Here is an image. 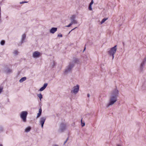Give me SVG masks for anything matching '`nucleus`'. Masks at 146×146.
Segmentation results:
<instances>
[{
    "label": "nucleus",
    "mask_w": 146,
    "mask_h": 146,
    "mask_svg": "<svg viewBox=\"0 0 146 146\" xmlns=\"http://www.w3.org/2000/svg\"><path fill=\"white\" fill-rule=\"evenodd\" d=\"M66 128V125L63 123H62L61 124L60 126V129L62 131H64Z\"/></svg>",
    "instance_id": "obj_10"
},
{
    "label": "nucleus",
    "mask_w": 146,
    "mask_h": 146,
    "mask_svg": "<svg viewBox=\"0 0 146 146\" xmlns=\"http://www.w3.org/2000/svg\"><path fill=\"white\" fill-rule=\"evenodd\" d=\"M119 91L117 89L114 90L111 92L110 96H113L117 97L118 96Z\"/></svg>",
    "instance_id": "obj_7"
},
{
    "label": "nucleus",
    "mask_w": 146,
    "mask_h": 146,
    "mask_svg": "<svg viewBox=\"0 0 146 146\" xmlns=\"http://www.w3.org/2000/svg\"><path fill=\"white\" fill-rule=\"evenodd\" d=\"M26 79V78L25 77H23L21 78L19 80V82L20 83H22L23 81H25Z\"/></svg>",
    "instance_id": "obj_15"
},
{
    "label": "nucleus",
    "mask_w": 146,
    "mask_h": 146,
    "mask_svg": "<svg viewBox=\"0 0 146 146\" xmlns=\"http://www.w3.org/2000/svg\"><path fill=\"white\" fill-rule=\"evenodd\" d=\"M117 100V98L115 97L110 96L108 103L106 104V107L108 108L110 106L113 105Z\"/></svg>",
    "instance_id": "obj_1"
},
{
    "label": "nucleus",
    "mask_w": 146,
    "mask_h": 146,
    "mask_svg": "<svg viewBox=\"0 0 146 146\" xmlns=\"http://www.w3.org/2000/svg\"><path fill=\"white\" fill-rule=\"evenodd\" d=\"M79 89V86L78 85H77L73 87L72 90L71 91V93L76 94L78 93Z\"/></svg>",
    "instance_id": "obj_5"
},
{
    "label": "nucleus",
    "mask_w": 146,
    "mask_h": 146,
    "mask_svg": "<svg viewBox=\"0 0 146 146\" xmlns=\"http://www.w3.org/2000/svg\"><path fill=\"white\" fill-rule=\"evenodd\" d=\"M0 146H3V145L2 144H0Z\"/></svg>",
    "instance_id": "obj_36"
},
{
    "label": "nucleus",
    "mask_w": 146,
    "mask_h": 146,
    "mask_svg": "<svg viewBox=\"0 0 146 146\" xmlns=\"http://www.w3.org/2000/svg\"><path fill=\"white\" fill-rule=\"evenodd\" d=\"M117 49V45H115L113 47L111 48L108 51L109 54L112 56V59L114 58V55L116 52Z\"/></svg>",
    "instance_id": "obj_3"
},
{
    "label": "nucleus",
    "mask_w": 146,
    "mask_h": 146,
    "mask_svg": "<svg viewBox=\"0 0 146 146\" xmlns=\"http://www.w3.org/2000/svg\"><path fill=\"white\" fill-rule=\"evenodd\" d=\"M145 62H144V60H143V62L141 63V68H143V66H144V63Z\"/></svg>",
    "instance_id": "obj_21"
},
{
    "label": "nucleus",
    "mask_w": 146,
    "mask_h": 146,
    "mask_svg": "<svg viewBox=\"0 0 146 146\" xmlns=\"http://www.w3.org/2000/svg\"><path fill=\"white\" fill-rule=\"evenodd\" d=\"M116 146H122V145H121L118 144Z\"/></svg>",
    "instance_id": "obj_33"
},
{
    "label": "nucleus",
    "mask_w": 146,
    "mask_h": 146,
    "mask_svg": "<svg viewBox=\"0 0 146 146\" xmlns=\"http://www.w3.org/2000/svg\"><path fill=\"white\" fill-rule=\"evenodd\" d=\"M90 94H87V96L89 98L90 97Z\"/></svg>",
    "instance_id": "obj_32"
},
{
    "label": "nucleus",
    "mask_w": 146,
    "mask_h": 146,
    "mask_svg": "<svg viewBox=\"0 0 146 146\" xmlns=\"http://www.w3.org/2000/svg\"><path fill=\"white\" fill-rule=\"evenodd\" d=\"M53 146H58V145H53Z\"/></svg>",
    "instance_id": "obj_35"
},
{
    "label": "nucleus",
    "mask_w": 146,
    "mask_h": 146,
    "mask_svg": "<svg viewBox=\"0 0 146 146\" xmlns=\"http://www.w3.org/2000/svg\"><path fill=\"white\" fill-rule=\"evenodd\" d=\"M28 2H27V1H22V2H20V4H23V3H27Z\"/></svg>",
    "instance_id": "obj_26"
},
{
    "label": "nucleus",
    "mask_w": 146,
    "mask_h": 146,
    "mask_svg": "<svg viewBox=\"0 0 146 146\" xmlns=\"http://www.w3.org/2000/svg\"><path fill=\"white\" fill-rule=\"evenodd\" d=\"M37 96L38 97H39L40 99V100H41V99L42 98V96L41 94H37Z\"/></svg>",
    "instance_id": "obj_19"
},
{
    "label": "nucleus",
    "mask_w": 146,
    "mask_h": 146,
    "mask_svg": "<svg viewBox=\"0 0 146 146\" xmlns=\"http://www.w3.org/2000/svg\"><path fill=\"white\" fill-rule=\"evenodd\" d=\"M5 43V41L4 40H2L1 42V45H3Z\"/></svg>",
    "instance_id": "obj_24"
},
{
    "label": "nucleus",
    "mask_w": 146,
    "mask_h": 146,
    "mask_svg": "<svg viewBox=\"0 0 146 146\" xmlns=\"http://www.w3.org/2000/svg\"><path fill=\"white\" fill-rule=\"evenodd\" d=\"M28 114V112L26 111H21L20 114V118L24 122H26L27 121V117Z\"/></svg>",
    "instance_id": "obj_2"
},
{
    "label": "nucleus",
    "mask_w": 146,
    "mask_h": 146,
    "mask_svg": "<svg viewBox=\"0 0 146 146\" xmlns=\"http://www.w3.org/2000/svg\"><path fill=\"white\" fill-rule=\"evenodd\" d=\"M31 129V128L30 127H28L26 128L25 129V131L26 132H29Z\"/></svg>",
    "instance_id": "obj_16"
},
{
    "label": "nucleus",
    "mask_w": 146,
    "mask_h": 146,
    "mask_svg": "<svg viewBox=\"0 0 146 146\" xmlns=\"http://www.w3.org/2000/svg\"><path fill=\"white\" fill-rule=\"evenodd\" d=\"M76 28V27H75V28H74V29H72L71 30V31H72L73 30H74Z\"/></svg>",
    "instance_id": "obj_34"
},
{
    "label": "nucleus",
    "mask_w": 146,
    "mask_h": 146,
    "mask_svg": "<svg viewBox=\"0 0 146 146\" xmlns=\"http://www.w3.org/2000/svg\"><path fill=\"white\" fill-rule=\"evenodd\" d=\"M81 125L82 127H84L85 125V123L84 122L83 123L82 122V119L81 120Z\"/></svg>",
    "instance_id": "obj_25"
},
{
    "label": "nucleus",
    "mask_w": 146,
    "mask_h": 146,
    "mask_svg": "<svg viewBox=\"0 0 146 146\" xmlns=\"http://www.w3.org/2000/svg\"><path fill=\"white\" fill-rule=\"evenodd\" d=\"M85 48H84V51L85 50Z\"/></svg>",
    "instance_id": "obj_37"
},
{
    "label": "nucleus",
    "mask_w": 146,
    "mask_h": 146,
    "mask_svg": "<svg viewBox=\"0 0 146 146\" xmlns=\"http://www.w3.org/2000/svg\"><path fill=\"white\" fill-rule=\"evenodd\" d=\"M108 19V18H105L103 19L101 22V24H102L106 20Z\"/></svg>",
    "instance_id": "obj_17"
},
{
    "label": "nucleus",
    "mask_w": 146,
    "mask_h": 146,
    "mask_svg": "<svg viewBox=\"0 0 146 146\" xmlns=\"http://www.w3.org/2000/svg\"><path fill=\"white\" fill-rule=\"evenodd\" d=\"M57 36L58 37H62V34H58V35Z\"/></svg>",
    "instance_id": "obj_29"
},
{
    "label": "nucleus",
    "mask_w": 146,
    "mask_h": 146,
    "mask_svg": "<svg viewBox=\"0 0 146 146\" xmlns=\"http://www.w3.org/2000/svg\"><path fill=\"white\" fill-rule=\"evenodd\" d=\"M92 5H89V6L88 8H89V9L90 10L92 11Z\"/></svg>",
    "instance_id": "obj_23"
},
{
    "label": "nucleus",
    "mask_w": 146,
    "mask_h": 146,
    "mask_svg": "<svg viewBox=\"0 0 146 146\" xmlns=\"http://www.w3.org/2000/svg\"><path fill=\"white\" fill-rule=\"evenodd\" d=\"M26 38V35L25 34H23L22 36L21 40V43H22L24 42V40Z\"/></svg>",
    "instance_id": "obj_13"
},
{
    "label": "nucleus",
    "mask_w": 146,
    "mask_h": 146,
    "mask_svg": "<svg viewBox=\"0 0 146 146\" xmlns=\"http://www.w3.org/2000/svg\"><path fill=\"white\" fill-rule=\"evenodd\" d=\"M42 113V109L40 108L39 110L38 113L37 114L36 117L38 118L41 115Z\"/></svg>",
    "instance_id": "obj_14"
},
{
    "label": "nucleus",
    "mask_w": 146,
    "mask_h": 146,
    "mask_svg": "<svg viewBox=\"0 0 146 146\" xmlns=\"http://www.w3.org/2000/svg\"><path fill=\"white\" fill-rule=\"evenodd\" d=\"M93 3H94V1L93 0H92L91 1L90 3V5H92L93 4Z\"/></svg>",
    "instance_id": "obj_28"
},
{
    "label": "nucleus",
    "mask_w": 146,
    "mask_h": 146,
    "mask_svg": "<svg viewBox=\"0 0 146 146\" xmlns=\"http://www.w3.org/2000/svg\"><path fill=\"white\" fill-rule=\"evenodd\" d=\"M55 65V62H53L52 64V67H54Z\"/></svg>",
    "instance_id": "obj_30"
},
{
    "label": "nucleus",
    "mask_w": 146,
    "mask_h": 146,
    "mask_svg": "<svg viewBox=\"0 0 146 146\" xmlns=\"http://www.w3.org/2000/svg\"><path fill=\"white\" fill-rule=\"evenodd\" d=\"M47 85V83H45L43 86L40 89L39 91H43L46 88Z\"/></svg>",
    "instance_id": "obj_12"
},
{
    "label": "nucleus",
    "mask_w": 146,
    "mask_h": 146,
    "mask_svg": "<svg viewBox=\"0 0 146 146\" xmlns=\"http://www.w3.org/2000/svg\"><path fill=\"white\" fill-rule=\"evenodd\" d=\"M46 119V117H41L40 119L39 123L41 125V127L43 128V125Z\"/></svg>",
    "instance_id": "obj_9"
},
{
    "label": "nucleus",
    "mask_w": 146,
    "mask_h": 146,
    "mask_svg": "<svg viewBox=\"0 0 146 146\" xmlns=\"http://www.w3.org/2000/svg\"><path fill=\"white\" fill-rule=\"evenodd\" d=\"M57 28L55 27H52L50 30L49 32L50 33L54 34L57 31Z\"/></svg>",
    "instance_id": "obj_11"
},
{
    "label": "nucleus",
    "mask_w": 146,
    "mask_h": 146,
    "mask_svg": "<svg viewBox=\"0 0 146 146\" xmlns=\"http://www.w3.org/2000/svg\"><path fill=\"white\" fill-rule=\"evenodd\" d=\"M74 66V63H70L69 65L65 69L64 73L66 74H67L69 72L71 71L72 68Z\"/></svg>",
    "instance_id": "obj_4"
},
{
    "label": "nucleus",
    "mask_w": 146,
    "mask_h": 146,
    "mask_svg": "<svg viewBox=\"0 0 146 146\" xmlns=\"http://www.w3.org/2000/svg\"><path fill=\"white\" fill-rule=\"evenodd\" d=\"M72 25V24L70 23L69 25H68L67 26H66V27H70Z\"/></svg>",
    "instance_id": "obj_27"
},
{
    "label": "nucleus",
    "mask_w": 146,
    "mask_h": 146,
    "mask_svg": "<svg viewBox=\"0 0 146 146\" xmlns=\"http://www.w3.org/2000/svg\"><path fill=\"white\" fill-rule=\"evenodd\" d=\"M3 89V87L0 86V94L2 92Z\"/></svg>",
    "instance_id": "obj_22"
},
{
    "label": "nucleus",
    "mask_w": 146,
    "mask_h": 146,
    "mask_svg": "<svg viewBox=\"0 0 146 146\" xmlns=\"http://www.w3.org/2000/svg\"><path fill=\"white\" fill-rule=\"evenodd\" d=\"M12 70L11 69L7 68L6 70V72L7 73H10L11 72Z\"/></svg>",
    "instance_id": "obj_18"
},
{
    "label": "nucleus",
    "mask_w": 146,
    "mask_h": 146,
    "mask_svg": "<svg viewBox=\"0 0 146 146\" xmlns=\"http://www.w3.org/2000/svg\"><path fill=\"white\" fill-rule=\"evenodd\" d=\"M68 140V138H67L66 139V140L64 141V145H65V144L66 143V142H67V141Z\"/></svg>",
    "instance_id": "obj_31"
},
{
    "label": "nucleus",
    "mask_w": 146,
    "mask_h": 146,
    "mask_svg": "<svg viewBox=\"0 0 146 146\" xmlns=\"http://www.w3.org/2000/svg\"><path fill=\"white\" fill-rule=\"evenodd\" d=\"M41 55V53L38 51H35L33 53V57L34 58H38Z\"/></svg>",
    "instance_id": "obj_8"
},
{
    "label": "nucleus",
    "mask_w": 146,
    "mask_h": 146,
    "mask_svg": "<svg viewBox=\"0 0 146 146\" xmlns=\"http://www.w3.org/2000/svg\"><path fill=\"white\" fill-rule=\"evenodd\" d=\"M19 52L17 50H15L13 52V53L15 55H17L19 53Z\"/></svg>",
    "instance_id": "obj_20"
},
{
    "label": "nucleus",
    "mask_w": 146,
    "mask_h": 146,
    "mask_svg": "<svg viewBox=\"0 0 146 146\" xmlns=\"http://www.w3.org/2000/svg\"><path fill=\"white\" fill-rule=\"evenodd\" d=\"M76 15H74L70 17L71 23L72 24H76L78 23L76 19Z\"/></svg>",
    "instance_id": "obj_6"
}]
</instances>
